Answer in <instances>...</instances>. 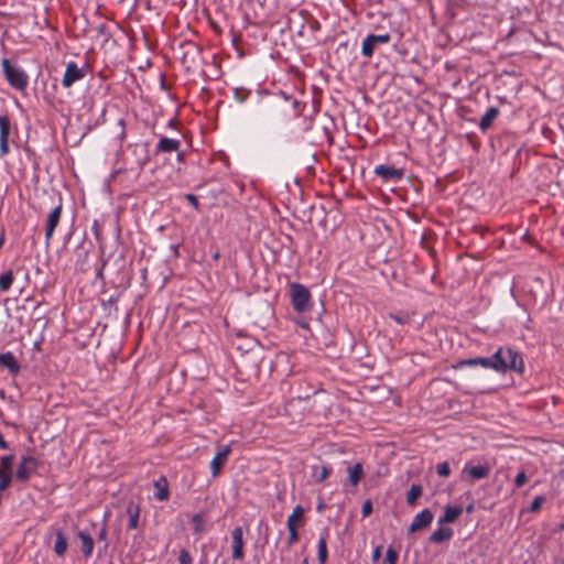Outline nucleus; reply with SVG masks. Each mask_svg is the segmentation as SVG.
I'll return each instance as SVG.
<instances>
[{"mask_svg":"<svg viewBox=\"0 0 564 564\" xmlns=\"http://www.w3.org/2000/svg\"><path fill=\"white\" fill-rule=\"evenodd\" d=\"M265 107L273 118L284 119L299 117L305 105L295 98L289 97L282 91L280 94L269 96V99L265 100Z\"/></svg>","mask_w":564,"mask_h":564,"instance_id":"1","label":"nucleus"},{"mask_svg":"<svg viewBox=\"0 0 564 564\" xmlns=\"http://www.w3.org/2000/svg\"><path fill=\"white\" fill-rule=\"evenodd\" d=\"M490 369L500 373L507 371L523 373L524 362L517 350L511 347H500L490 356Z\"/></svg>","mask_w":564,"mask_h":564,"instance_id":"2","label":"nucleus"},{"mask_svg":"<svg viewBox=\"0 0 564 564\" xmlns=\"http://www.w3.org/2000/svg\"><path fill=\"white\" fill-rule=\"evenodd\" d=\"M1 66L4 78L12 88L19 91L26 89L29 85V76L21 66L17 63H12L9 58H3Z\"/></svg>","mask_w":564,"mask_h":564,"instance_id":"3","label":"nucleus"},{"mask_svg":"<svg viewBox=\"0 0 564 564\" xmlns=\"http://www.w3.org/2000/svg\"><path fill=\"white\" fill-rule=\"evenodd\" d=\"M290 299L293 310L297 313L311 312L314 306L308 288L297 282L290 284Z\"/></svg>","mask_w":564,"mask_h":564,"instance_id":"4","label":"nucleus"},{"mask_svg":"<svg viewBox=\"0 0 564 564\" xmlns=\"http://www.w3.org/2000/svg\"><path fill=\"white\" fill-rule=\"evenodd\" d=\"M183 55L180 56L182 65L187 72L194 70L200 63V48L193 42L182 44Z\"/></svg>","mask_w":564,"mask_h":564,"instance_id":"5","label":"nucleus"},{"mask_svg":"<svg viewBox=\"0 0 564 564\" xmlns=\"http://www.w3.org/2000/svg\"><path fill=\"white\" fill-rule=\"evenodd\" d=\"M39 464V460L31 455L22 456L15 471V479L25 484L35 474Z\"/></svg>","mask_w":564,"mask_h":564,"instance_id":"6","label":"nucleus"},{"mask_svg":"<svg viewBox=\"0 0 564 564\" xmlns=\"http://www.w3.org/2000/svg\"><path fill=\"white\" fill-rule=\"evenodd\" d=\"M391 40V36L389 33L384 34H368L361 45V55L365 57H371L375 53V50L380 44H387Z\"/></svg>","mask_w":564,"mask_h":564,"instance_id":"7","label":"nucleus"},{"mask_svg":"<svg viewBox=\"0 0 564 564\" xmlns=\"http://www.w3.org/2000/svg\"><path fill=\"white\" fill-rule=\"evenodd\" d=\"M86 76L85 66L79 67L76 62H68L63 75L62 85L64 88L72 87L75 83L84 79Z\"/></svg>","mask_w":564,"mask_h":564,"instance_id":"8","label":"nucleus"},{"mask_svg":"<svg viewBox=\"0 0 564 564\" xmlns=\"http://www.w3.org/2000/svg\"><path fill=\"white\" fill-rule=\"evenodd\" d=\"M373 173L383 182H399L403 178L404 171L393 165L379 164L375 167Z\"/></svg>","mask_w":564,"mask_h":564,"instance_id":"9","label":"nucleus"},{"mask_svg":"<svg viewBox=\"0 0 564 564\" xmlns=\"http://www.w3.org/2000/svg\"><path fill=\"white\" fill-rule=\"evenodd\" d=\"M11 133V120L9 116H0V158L10 153L9 137Z\"/></svg>","mask_w":564,"mask_h":564,"instance_id":"10","label":"nucleus"},{"mask_svg":"<svg viewBox=\"0 0 564 564\" xmlns=\"http://www.w3.org/2000/svg\"><path fill=\"white\" fill-rule=\"evenodd\" d=\"M231 540L232 558L235 561H242L245 558V539L242 527L238 525L231 531Z\"/></svg>","mask_w":564,"mask_h":564,"instance_id":"11","label":"nucleus"},{"mask_svg":"<svg viewBox=\"0 0 564 564\" xmlns=\"http://www.w3.org/2000/svg\"><path fill=\"white\" fill-rule=\"evenodd\" d=\"M433 519V512L427 508L423 509L413 518L411 524L408 528V532L413 533L415 531L426 529L432 523Z\"/></svg>","mask_w":564,"mask_h":564,"instance_id":"12","label":"nucleus"},{"mask_svg":"<svg viewBox=\"0 0 564 564\" xmlns=\"http://www.w3.org/2000/svg\"><path fill=\"white\" fill-rule=\"evenodd\" d=\"M62 215V202L50 213L45 227V245L48 247Z\"/></svg>","mask_w":564,"mask_h":564,"instance_id":"13","label":"nucleus"},{"mask_svg":"<svg viewBox=\"0 0 564 564\" xmlns=\"http://www.w3.org/2000/svg\"><path fill=\"white\" fill-rule=\"evenodd\" d=\"M231 452L230 445L223 446L214 456V458L210 462V471L213 477H217L219 473L221 471L223 467L225 466L228 455Z\"/></svg>","mask_w":564,"mask_h":564,"instance_id":"14","label":"nucleus"},{"mask_svg":"<svg viewBox=\"0 0 564 564\" xmlns=\"http://www.w3.org/2000/svg\"><path fill=\"white\" fill-rule=\"evenodd\" d=\"M181 141L167 137H161L155 145L156 153H172L178 151Z\"/></svg>","mask_w":564,"mask_h":564,"instance_id":"15","label":"nucleus"},{"mask_svg":"<svg viewBox=\"0 0 564 564\" xmlns=\"http://www.w3.org/2000/svg\"><path fill=\"white\" fill-rule=\"evenodd\" d=\"M0 366L9 370V372L13 376L20 372V365L11 351L0 354Z\"/></svg>","mask_w":564,"mask_h":564,"instance_id":"16","label":"nucleus"},{"mask_svg":"<svg viewBox=\"0 0 564 564\" xmlns=\"http://www.w3.org/2000/svg\"><path fill=\"white\" fill-rule=\"evenodd\" d=\"M77 536L80 540V544H82L80 550H82L83 556L85 558H90L93 555L94 544H95L91 534L86 530H80L77 533Z\"/></svg>","mask_w":564,"mask_h":564,"instance_id":"17","label":"nucleus"},{"mask_svg":"<svg viewBox=\"0 0 564 564\" xmlns=\"http://www.w3.org/2000/svg\"><path fill=\"white\" fill-rule=\"evenodd\" d=\"M328 530L324 529L318 539L317 543V560L319 564H325L328 558V551H327V538H328Z\"/></svg>","mask_w":564,"mask_h":564,"instance_id":"18","label":"nucleus"},{"mask_svg":"<svg viewBox=\"0 0 564 564\" xmlns=\"http://www.w3.org/2000/svg\"><path fill=\"white\" fill-rule=\"evenodd\" d=\"M127 516L129 518L128 529L134 530L139 527L140 519V506L133 501H130L127 506Z\"/></svg>","mask_w":564,"mask_h":564,"instance_id":"19","label":"nucleus"},{"mask_svg":"<svg viewBox=\"0 0 564 564\" xmlns=\"http://www.w3.org/2000/svg\"><path fill=\"white\" fill-rule=\"evenodd\" d=\"M154 498L159 501H165L170 497L169 491V482L164 476H161L158 480L154 481Z\"/></svg>","mask_w":564,"mask_h":564,"instance_id":"20","label":"nucleus"},{"mask_svg":"<svg viewBox=\"0 0 564 564\" xmlns=\"http://www.w3.org/2000/svg\"><path fill=\"white\" fill-rule=\"evenodd\" d=\"M462 512L463 509L459 506H446L443 516L438 518L437 522L440 525L454 522L462 514Z\"/></svg>","mask_w":564,"mask_h":564,"instance_id":"21","label":"nucleus"},{"mask_svg":"<svg viewBox=\"0 0 564 564\" xmlns=\"http://www.w3.org/2000/svg\"><path fill=\"white\" fill-rule=\"evenodd\" d=\"M476 367L481 366L484 368L490 369V357H476L458 360L455 368L463 367Z\"/></svg>","mask_w":564,"mask_h":564,"instance_id":"22","label":"nucleus"},{"mask_svg":"<svg viewBox=\"0 0 564 564\" xmlns=\"http://www.w3.org/2000/svg\"><path fill=\"white\" fill-rule=\"evenodd\" d=\"M498 115H499V109L497 107L488 108L479 121V129L482 132L487 131L490 128V126L492 124L494 120L498 117Z\"/></svg>","mask_w":564,"mask_h":564,"instance_id":"23","label":"nucleus"},{"mask_svg":"<svg viewBox=\"0 0 564 564\" xmlns=\"http://www.w3.org/2000/svg\"><path fill=\"white\" fill-rule=\"evenodd\" d=\"M68 541L65 536L63 530L58 529L56 531V540L54 544V552L58 557H63L67 551Z\"/></svg>","mask_w":564,"mask_h":564,"instance_id":"24","label":"nucleus"},{"mask_svg":"<svg viewBox=\"0 0 564 564\" xmlns=\"http://www.w3.org/2000/svg\"><path fill=\"white\" fill-rule=\"evenodd\" d=\"M464 470L467 471L468 476L473 480H477V479L486 478L490 474V466H489V464H484V465L473 466L468 469L465 468Z\"/></svg>","mask_w":564,"mask_h":564,"instance_id":"25","label":"nucleus"},{"mask_svg":"<svg viewBox=\"0 0 564 564\" xmlns=\"http://www.w3.org/2000/svg\"><path fill=\"white\" fill-rule=\"evenodd\" d=\"M453 530L447 527H440L436 529L429 538V541L431 543H442L444 541H447L452 538Z\"/></svg>","mask_w":564,"mask_h":564,"instance_id":"26","label":"nucleus"},{"mask_svg":"<svg viewBox=\"0 0 564 564\" xmlns=\"http://www.w3.org/2000/svg\"><path fill=\"white\" fill-rule=\"evenodd\" d=\"M349 481L352 486H357L364 477V468L360 463H356L352 467L348 468Z\"/></svg>","mask_w":564,"mask_h":564,"instance_id":"27","label":"nucleus"},{"mask_svg":"<svg viewBox=\"0 0 564 564\" xmlns=\"http://www.w3.org/2000/svg\"><path fill=\"white\" fill-rule=\"evenodd\" d=\"M423 494V487L419 484H412L408 494H406V503L409 506H414L417 498Z\"/></svg>","mask_w":564,"mask_h":564,"instance_id":"28","label":"nucleus"},{"mask_svg":"<svg viewBox=\"0 0 564 564\" xmlns=\"http://www.w3.org/2000/svg\"><path fill=\"white\" fill-rule=\"evenodd\" d=\"M13 462H14V456L12 454L4 455L1 458L0 476H2V475L12 476Z\"/></svg>","mask_w":564,"mask_h":564,"instance_id":"29","label":"nucleus"},{"mask_svg":"<svg viewBox=\"0 0 564 564\" xmlns=\"http://www.w3.org/2000/svg\"><path fill=\"white\" fill-rule=\"evenodd\" d=\"M192 522L194 524V534L199 539L202 534L205 532V521L202 513H195L192 517Z\"/></svg>","mask_w":564,"mask_h":564,"instance_id":"30","label":"nucleus"},{"mask_svg":"<svg viewBox=\"0 0 564 564\" xmlns=\"http://www.w3.org/2000/svg\"><path fill=\"white\" fill-rule=\"evenodd\" d=\"M14 276L13 271L9 270L2 274H0V291L7 292L12 286Z\"/></svg>","mask_w":564,"mask_h":564,"instance_id":"31","label":"nucleus"},{"mask_svg":"<svg viewBox=\"0 0 564 564\" xmlns=\"http://www.w3.org/2000/svg\"><path fill=\"white\" fill-rule=\"evenodd\" d=\"M305 510L302 506L297 505L293 508L292 513L289 516L286 525L296 524L295 521H303Z\"/></svg>","mask_w":564,"mask_h":564,"instance_id":"32","label":"nucleus"},{"mask_svg":"<svg viewBox=\"0 0 564 564\" xmlns=\"http://www.w3.org/2000/svg\"><path fill=\"white\" fill-rule=\"evenodd\" d=\"M389 318L393 319L395 323L400 325H405L410 323L411 316L409 313H389Z\"/></svg>","mask_w":564,"mask_h":564,"instance_id":"33","label":"nucleus"},{"mask_svg":"<svg viewBox=\"0 0 564 564\" xmlns=\"http://www.w3.org/2000/svg\"><path fill=\"white\" fill-rule=\"evenodd\" d=\"M250 95V90L243 88V87H236L234 89V98L238 102H243L247 100V98Z\"/></svg>","mask_w":564,"mask_h":564,"instance_id":"34","label":"nucleus"},{"mask_svg":"<svg viewBox=\"0 0 564 564\" xmlns=\"http://www.w3.org/2000/svg\"><path fill=\"white\" fill-rule=\"evenodd\" d=\"M289 530L288 545L291 546L299 541L297 525H286Z\"/></svg>","mask_w":564,"mask_h":564,"instance_id":"35","label":"nucleus"},{"mask_svg":"<svg viewBox=\"0 0 564 564\" xmlns=\"http://www.w3.org/2000/svg\"><path fill=\"white\" fill-rule=\"evenodd\" d=\"M398 560H399L398 551L395 549H393L392 546L388 547V550L386 552L384 563L397 564Z\"/></svg>","mask_w":564,"mask_h":564,"instance_id":"36","label":"nucleus"},{"mask_svg":"<svg viewBox=\"0 0 564 564\" xmlns=\"http://www.w3.org/2000/svg\"><path fill=\"white\" fill-rule=\"evenodd\" d=\"M177 560L178 564H194V558L186 549L180 551Z\"/></svg>","mask_w":564,"mask_h":564,"instance_id":"37","label":"nucleus"},{"mask_svg":"<svg viewBox=\"0 0 564 564\" xmlns=\"http://www.w3.org/2000/svg\"><path fill=\"white\" fill-rule=\"evenodd\" d=\"M117 126L119 127L118 140L122 143L126 140V120L123 118L118 119Z\"/></svg>","mask_w":564,"mask_h":564,"instance_id":"38","label":"nucleus"},{"mask_svg":"<svg viewBox=\"0 0 564 564\" xmlns=\"http://www.w3.org/2000/svg\"><path fill=\"white\" fill-rule=\"evenodd\" d=\"M436 471L441 477H448L451 475V467L447 462L440 463L436 467Z\"/></svg>","mask_w":564,"mask_h":564,"instance_id":"39","label":"nucleus"},{"mask_svg":"<svg viewBox=\"0 0 564 564\" xmlns=\"http://www.w3.org/2000/svg\"><path fill=\"white\" fill-rule=\"evenodd\" d=\"M544 501H545V497H543V496H536V497L532 500V502H531V505H530V508H529V509H530V511H532V512H536V511H539V510L541 509V506H542V503H543Z\"/></svg>","mask_w":564,"mask_h":564,"instance_id":"40","label":"nucleus"},{"mask_svg":"<svg viewBox=\"0 0 564 564\" xmlns=\"http://www.w3.org/2000/svg\"><path fill=\"white\" fill-rule=\"evenodd\" d=\"M528 480V476L524 470H520L516 478H514V485L517 488H521Z\"/></svg>","mask_w":564,"mask_h":564,"instance_id":"41","label":"nucleus"},{"mask_svg":"<svg viewBox=\"0 0 564 564\" xmlns=\"http://www.w3.org/2000/svg\"><path fill=\"white\" fill-rule=\"evenodd\" d=\"M11 482H12V476H9V475L0 476V492L8 489L10 487Z\"/></svg>","mask_w":564,"mask_h":564,"instance_id":"42","label":"nucleus"},{"mask_svg":"<svg viewBox=\"0 0 564 564\" xmlns=\"http://www.w3.org/2000/svg\"><path fill=\"white\" fill-rule=\"evenodd\" d=\"M371 512H372V502H371V500L368 499L362 503L361 513H362V517L366 518V517L370 516Z\"/></svg>","mask_w":564,"mask_h":564,"instance_id":"43","label":"nucleus"},{"mask_svg":"<svg viewBox=\"0 0 564 564\" xmlns=\"http://www.w3.org/2000/svg\"><path fill=\"white\" fill-rule=\"evenodd\" d=\"M186 200L195 208L199 209V202L196 195L194 194H186L185 195Z\"/></svg>","mask_w":564,"mask_h":564,"instance_id":"44","label":"nucleus"},{"mask_svg":"<svg viewBox=\"0 0 564 564\" xmlns=\"http://www.w3.org/2000/svg\"><path fill=\"white\" fill-rule=\"evenodd\" d=\"M381 552H382V545H377L371 554V561L373 563L379 561V558L381 557Z\"/></svg>","mask_w":564,"mask_h":564,"instance_id":"45","label":"nucleus"},{"mask_svg":"<svg viewBox=\"0 0 564 564\" xmlns=\"http://www.w3.org/2000/svg\"><path fill=\"white\" fill-rule=\"evenodd\" d=\"M329 474H330V469L328 467L324 466L322 468V471H321V475L318 477V480L319 481L325 480L329 476Z\"/></svg>","mask_w":564,"mask_h":564,"instance_id":"46","label":"nucleus"},{"mask_svg":"<svg viewBox=\"0 0 564 564\" xmlns=\"http://www.w3.org/2000/svg\"><path fill=\"white\" fill-rule=\"evenodd\" d=\"M97 539L100 541H105L107 539V529L106 525H102L97 534Z\"/></svg>","mask_w":564,"mask_h":564,"instance_id":"47","label":"nucleus"},{"mask_svg":"<svg viewBox=\"0 0 564 564\" xmlns=\"http://www.w3.org/2000/svg\"><path fill=\"white\" fill-rule=\"evenodd\" d=\"M0 448L1 449H7L8 448V443L6 442V440L3 438L1 433H0Z\"/></svg>","mask_w":564,"mask_h":564,"instance_id":"48","label":"nucleus"},{"mask_svg":"<svg viewBox=\"0 0 564 564\" xmlns=\"http://www.w3.org/2000/svg\"><path fill=\"white\" fill-rule=\"evenodd\" d=\"M312 129V122H305L304 127L302 128L303 132H307Z\"/></svg>","mask_w":564,"mask_h":564,"instance_id":"49","label":"nucleus"},{"mask_svg":"<svg viewBox=\"0 0 564 564\" xmlns=\"http://www.w3.org/2000/svg\"><path fill=\"white\" fill-rule=\"evenodd\" d=\"M316 509H317V511H318V512H322V511H323V509H324V502H323V501H321V502L317 505V508H316Z\"/></svg>","mask_w":564,"mask_h":564,"instance_id":"50","label":"nucleus"},{"mask_svg":"<svg viewBox=\"0 0 564 564\" xmlns=\"http://www.w3.org/2000/svg\"><path fill=\"white\" fill-rule=\"evenodd\" d=\"M3 243H4V235L2 234L0 236V249L2 248Z\"/></svg>","mask_w":564,"mask_h":564,"instance_id":"51","label":"nucleus"},{"mask_svg":"<svg viewBox=\"0 0 564 564\" xmlns=\"http://www.w3.org/2000/svg\"><path fill=\"white\" fill-rule=\"evenodd\" d=\"M299 325L302 327V328H307L308 327V324L306 322H300Z\"/></svg>","mask_w":564,"mask_h":564,"instance_id":"52","label":"nucleus"},{"mask_svg":"<svg viewBox=\"0 0 564 564\" xmlns=\"http://www.w3.org/2000/svg\"><path fill=\"white\" fill-rule=\"evenodd\" d=\"M219 257H220V256H219V252H215V253L213 254V259H214V260H217Z\"/></svg>","mask_w":564,"mask_h":564,"instance_id":"53","label":"nucleus"},{"mask_svg":"<svg viewBox=\"0 0 564 564\" xmlns=\"http://www.w3.org/2000/svg\"><path fill=\"white\" fill-rule=\"evenodd\" d=\"M302 564H308V560L305 557Z\"/></svg>","mask_w":564,"mask_h":564,"instance_id":"54","label":"nucleus"},{"mask_svg":"<svg viewBox=\"0 0 564 564\" xmlns=\"http://www.w3.org/2000/svg\"><path fill=\"white\" fill-rule=\"evenodd\" d=\"M109 564H115V563L112 561H110Z\"/></svg>","mask_w":564,"mask_h":564,"instance_id":"55","label":"nucleus"}]
</instances>
